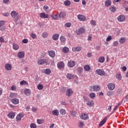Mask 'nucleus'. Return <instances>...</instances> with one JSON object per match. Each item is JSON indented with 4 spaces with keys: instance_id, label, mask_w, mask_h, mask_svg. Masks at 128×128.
Masks as SVG:
<instances>
[{
    "instance_id": "obj_32",
    "label": "nucleus",
    "mask_w": 128,
    "mask_h": 128,
    "mask_svg": "<svg viewBox=\"0 0 128 128\" xmlns=\"http://www.w3.org/2000/svg\"><path fill=\"white\" fill-rule=\"evenodd\" d=\"M64 4L66 6H70V4H72V3H71L70 1V0H66L64 2Z\"/></svg>"
},
{
    "instance_id": "obj_3",
    "label": "nucleus",
    "mask_w": 128,
    "mask_h": 128,
    "mask_svg": "<svg viewBox=\"0 0 128 128\" xmlns=\"http://www.w3.org/2000/svg\"><path fill=\"white\" fill-rule=\"evenodd\" d=\"M100 90V86H93L90 87V92H98Z\"/></svg>"
},
{
    "instance_id": "obj_43",
    "label": "nucleus",
    "mask_w": 128,
    "mask_h": 128,
    "mask_svg": "<svg viewBox=\"0 0 128 128\" xmlns=\"http://www.w3.org/2000/svg\"><path fill=\"white\" fill-rule=\"evenodd\" d=\"M116 78L118 80H122V74H116Z\"/></svg>"
},
{
    "instance_id": "obj_64",
    "label": "nucleus",
    "mask_w": 128,
    "mask_h": 128,
    "mask_svg": "<svg viewBox=\"0 0 128 128\" xmlns=\"http://www.w3.org/2000/svg\"><path fill=\"white\" fill-rule=\"evenodd\" d=\"M3 2L4 4H8V2H10V0H3Z\"/></svg>"
},
{
    "instance_id": "obj_30",
    "label": "nucleus",
    "mask_w": 128,
    "mask_h": 128,
    "mask_svg": "<svg viewBox=\"0 0 128 128\" xmlns=\"http://www.w3.org/2000/svg\"><path fill=\"white\" fill-rule=\"evenodd\" d=\"M78 126L80 128H82L84 126V122L82 121L79 122L78 123Z\"/></svg>"
},
{
    "instance_id": "obj_53",
    "label": "nucleus",
    "mask_w": 128,
    "mask_h": 128,
    "mask_svg": "<svg viewBox=\"0 0 128 128\" xmlns=\"http://www.w3.org/2000/svg\"><path fill=\"white\" fill-rule=\"evenodd\" d=\"M64 26L66 28H70L72 26V23L67 22L64 24Z\"/></svg>"
},
{
    "instance_id": "obj_57",
    "label": "nucleus",
    "mask_w": 128,
    "mask_h": 128,
    "mask_svg": "<svg viewBox=\"0 0 128 128\" xmlns=\"http://www.w3.org/2000/svg\"><path fill=\"white\" fill-rule=\"evenodd\" d=\"M10 90H16V87L14 86H12L10 88Z\"/></svg>"
},
{
    "instance_id": "obj_26",
    "label": "nucleus",
    "mask_w": 128,
    "mask_h": 128,
    "mask_svg": "<svg viewBox=\"0 0 128 128\" xmlns=\"http://www.w3.org/2000/svg\"><path fill=\"white\" fill-rule=\"evenodd\" d=\"M106 118H104L103 120L100 122L99 124V126H104V124H106Z\"/></svg>"
},
{
    "instance_id": "obj_2",
    "label": "nucleus",
    "mask_w": 128,
    "mask_h": 128,
    "mask_svg": "<svg viewBox=\"0 0 128 128\" xmlns=\"http://www.w3.org/2000/svg\"><path fill=\"white\" fill-rule=\"evenodd\" d=\"M11 16L12 18H14V22H18V12H16L15 10H13L10 13Z\"/></svg>"
},
{
    "instance_id": "obj_14",
    "label": "nucleus",
    "mask_w": 128,
    "mask_h": 128,
    "mask_svg": "<svg viewBox=\"0 0 128 128\" xmlns=\"http://www.w3.org/2000/svg\"><path fill=\"white\" fill-rule=\"evenodd\" d=\"M48 54L50 58H54V56H56V52L54 50H52L48 51Z\"/></svg>"
},
{
    "instance_id": "obj_12",
    "label": "nucleus",
    "mask_w": 128,
    "mask_h": 128,
    "mask_svg": "<svg viewBox=\"0 0 128 128\" xmlns=\"http://www.w3.org/2000/svg\"><path fill=\"white\" fill-rule=\"evenodd\" d=\"M12 68V64L8 63L6 64L4 66V68L6 70H11Z\"/></svg>"
},
{
    "instance_id": "obj_24",
    "label": "nucleus",
    "mask_w": 128,
    "mask_h": 128,
    "mask_svg": "<svg viewBox=\"0 0 128 128\" xmlns=\"http://www.w3.org/2000/svg\"><path fill=\"white\" fill-rule=\"evenodd\" d=\"M86 104L88 106H93L94 104V101H90L89 100V99H88L87 100Z\"/></svg>"
},
{
    "instance_id": "obj_52",
    "label": "nucleus",
    "mask_w": 128,
    "mask_h": 128,
    "mask_svg": "<svg viewBox=\"0 0 128 128\" xmlns=\"http://www.w3.org/2000/svg\"><path fill=\"white\" fill-rule=\"evenodd\" d=\"M112 94H114V92H112V91H108L107 92V96H112Z\"/></svg>"
},
{
    "instance_id": "obj_31",
    "label": "nucleus",
    "mask_w": 128,
    "mask_h": 128,
    "mask_svg": "<svg viewBox=\"0 0 128 128\" xmlns=\"http://www.w3.org/2000/svg\"><path fill=\"white\" fill-rule=\"evenodd\" d=\"M51 18H53V20H58V14H52L51 15Z\"/></svg>"
},
{
    "instance_id": "obj_44",
    "label": "nucleus",
    "mask_w": 128,
    "mask_h": 128,
    "mask_svg": "<svg viewBox=\"0 0 128 128\" xmlns=\"http://www.w3.org/2000/svg\"><path fill=\"white\" fill-rule=\"evenodd\" d=\"M89 96L90 98H96V94L91 92L89 94Z\"/></svg>"
},
{
    "instance_id": "obj_60",
    "label": "nucleus",
    "mask_w": 128,
    "mask_h": 128,
    "mask_svg": "<svg viewBox=\"0 0 128 128\" xmlns=\"http://www.w3.org/2000/svg\"><path fill=\"white\" fill-rule=\"evenodd\" d=\"M4 21L0 20V28H1V26H4Z\"/></svg>"
},
{
    "instance_id": "obj_9",
    "label": "nucleus",
    "mask_w": 128,
    "mask_h": 128,
    "mask_svg": "<svg viewBox=\"0 0 128 128\" xmlns=\"http://www.w3.org/2000/svg\"><path fill=\"white\" fill-rule=\"evenodd\" d=\"M77 17L78 20H80L81 22H84L86 20V18L85 17V16L82 14H78Z\"/></svg>"
},
{
    "instance_id": "obj_62",
    "label": "nucleus",
    "mask_w": 128,
    "mask_h": 128,
    "mask_svg": "<svg viewBox=\"0 0 128 128\" xmlns=\"http://www.w3.org/2000/svg\"><path fill=\"white\" fill-rule=\"evenodd\" d=\"M3 16H10V13H8V12L4 13Z\"/></svg>"
},
{
    "instance_id": "obj_13",
    "label": "nucleus",
    "mask_w": 128,
    "mask_h": 128,
    "mask_svg": "<svg viewBox=\"0 0 128 128\" xmlns=\"http://www.w3.org/2000/svg\"><path fill=\"white\" fill-rule=\"evenodd\" d=\"M108 87L110 90H114L116 86L114 84L110 83L109 84H108Z\"/></svg>"
},
{
    "instance_id": "obj_15",
    "label": "nucleus",
    "mask_w": 128,
    "mask_h": 128,
    "mask_svg": "<svg viewBox=\"0 0 128 128\" xmlns=\"http://www.w3.org/2000/svg\"><path fill=\"white\" fill-rule=\"evenodd\" d=\"M42 72H44L46 74H50L52 73V70L50 68H46V70L44 69L42 70Z\"/></svg>"
},
{
    "instance_id": "obj_58",
    "label": "nucleus",
    "mask_w": 128,
    "mask_h": 128,
    "mask_svg": "<svg viewBox=\"0 0 128 128\" xmlns=\"http://www.w3.org/2000/svg\"><path fill=\"white\" fill-rule=\"evenodd\" d=\"M28 39H24L22 40V44H28Z\"/></svg>"
},
{
    "instance_id": "obj_7",
    "label": "nucleus",
    "mask_w": 128,
    "mask_h": 128,
    "mask_svg": "<svg viewBox=\"0 0 128 128\" xmlns=\"http://www.w3.org/2000/svg\"><path fill=\"white\" fill-rule=\"evenodd\" d=\"M118 20L120 22H122L126 20V16L124 15H120L118 17Z\"/></svg>"
},
{
    "instance_id": "obj_35",
    "label": "nucleus",
    "mask_w": 128,
    "mask_h": 128,
    "mask_svg": "<svg viewBox=\"0 0 128 128\" xmlns=\"http://www.w3.org/2000/svg\"><path fill=\"white\" fill-rule=\"evenodd\" d=\"M12 46H13L14 50H18L20 48V46H18V44H13Z\"/></svg>"
},
{
    "instance_id": "obj_29",
    "label": "nucleus",
    "mask_w": 128,
    "mask_h": 128,
    "mask_svg": "<svg viewBox=\"0 0 128 128\" xmlns=\"http://www.w3.org/2000/svg\"><path fill=\"white\" fill-rule=\"evenodd\" d=\"M73 52H80L82 50V47L78 46L76 48H72Z\"/></svg>"
},
{
    "instance_id": "obj_33",
    "label": "nucleus",
    "mask_w": 128,
    "mask_h": 128,
    "mask_svg": "<svg viewBox=\"0 0 128 128\" xmlns=\"http://www.w3.org/2000/svg\"><path fill=\"white\" fill-rule=\"evenodd\" d=\"M66 77L68 80H72L74 78V74H67Z\"/></svg>"
},
{
    "instance_id": "obj_61",
    "label": "nucleus",
    "mask_w": 128,
    "mask_h": 128,
    "mask_svg": "<svg viewBox=\"0 0 128 128\" xmlns=\"http://www.w3.org/2000/svg\"><path fill=\"white\" fill-rule=\"evenodd\" d=\"M38 108H36L35 107H33L32 108V112H36Z\"/></svg>"
},
{
    "instance_id": "obj_54",
    "label": "nucleus",
    "mask_w": 128,
    "mask_h": 128,
    "mask_svg": "<svg viewBox=\"0 0 128 128\" xmlns=\"http://www.w3.org/2000/svg\"><path fill=\"white\" fill-rule=\"evenodd\" d=\"M31 38L34 40V38H36V34H32L30 35Z\"/></svg>"
},
{
    "instance_id": "obj_22",
    "label": "nucleus",
    "mask_w": 128,
    "mask_h": 128,
    "mask_svg": "<svg viewBox=\"0 0 128 128\" xmlns=\"http://www.w3.org/2000/svg\"><path fill=\"white\" fill-rule=\"evenodd\" d=\"M52 114L53 116H58V115L60 114V112H58V110L56 109L52 112Z\"/></svg>"
},
{
    "instance_id": "obj_37",
    "label": "nucleus",
    "mask_w": 128,
    "mask_h": 128,
    "mask_svg": "<svg viewBox=\"0 0 128 128\" xmlns=\"http://www.w3.org/2000/svg\"><path fill=\"white\" fill-rule=\"evenodd\" d=\"M120 46V43L118 42V41L116 40L114 41L112 44V46L114 47L116 46Z\"/></svg>"
},
{
    "instance_id": "obj_10",
    "label": "nucleus",
    "mask_w": 128,
    "mask_h": 128,
    "mask_svg": "<svg viewBox=\"0 0 128 128\" xmlns=\"http://www.w3.org/2000/svg\"><path fill=\"white\" fill-rule=\"evenodd\" d=\"M66 16V14L64 11H62L61 12H60L58 15L60 18H64Z\"/></svg>"
},
{
    "instance_id": "obj_20",
    "label": "nucleus",
    "mask_w": 128,
    "mask_h": 128,
    "mask_svg": "<svg viewBox=\"0 0 128 128\" xmlns=\"http://www.w3.org/2000/svg\"><path fill=\"white\" fill-rule=\"evenodd\" d=\"M18 56L19 58H24V52H19L18 54Z\"/></svg>"
},
{
    "instance_id": "obj_6",
    "label": "nucleus",
    "mask_w": 128,
    "mask_h": 128,
    "mask_svg": "<svg viewBox=\"0 0 128 128\" xmlns=\"http://www.w3.org/2000/svg\"><path fill=\"white\" fill-rule=\"evenodd\" d=\"M68 68H74V66H76V62L74 60L68 61Z\"/></svg>"
},
{
    "instance_id": "obj_42",
    "label": "nucleus",
    "mask_w": 128,
    "mask_h": 128,
    "mask_svg": "<svg viewBox=\"0 0 128 128\" xmlns=\"http://www.w3.org/2000/svg\"><path fill=\"white\" fill-rule=\"evenodd\" d=\"M17 96H18V94L16 93H11L10 94V97L12 98H16Z\"/></svg>"
},
{
    "instance_id": "obj_16",
    "label": "nucleus",
    "mask_w": 128,
    "mask_h": 128,
    "mask_svg": "<svg viewBox=\"0 0 128 128\" xmlns=\"http://www.w3.org/2000/svg\"><path fill=\"white\" fill-rule=\"evenodd\" d=\"M8 116L9 118H14V116H16V114H14V112H10L8 114Z\"/></svg>"
},
{
    "instance_id": "obj_19",
    "label": "nucleus",
    "mask_w": 128,
    "mask_h": 128,
    "mask_svg": "<svg viewBox=\"0 0 128 128\" xmlns=\"http://www.w3.org/2000/svg\"><path fill=\"white\" fill-rule=\"evenodd\" d=\"M80 118L84 120H88V115L86 113L82 114L80 116Z\"/></svg>"
},
{
    "instance_id": "obj_56",
    "label": "nucleus",
    "mask_w": 128,
    "mask_h": 128,
    "mask_svg": "<svg viewBox=\"0 0 128 128\" xmlns=\"http://www.w3.org/2000/svg\"><path fill=\"white\" fill-rule=\"evenodd\" d=\"M77 70H78V72H82L84 69L82 67H78L77 68Z\"/></svg>"
},
{
    "instance_id": "obj_47",
    "label": "nucleus",
    "mask_w": 128,
    "mask_h": 128,
    "mask_svg": "<svg viewBox=\"0 0 128 128\" xmlns=\"http://www.w3.org/2000/svg\"><path fill=\"white\" fill-rule=\"evenodd\" d=\"M37 88H38V90H42V88H44V86L42 84H38V86H37Z\"/></svg>"
},
{
    "instance_id": "obj_5",
    "label": "nucleus",
    "mask_w": 128,
    "mask_h": 128,
    "mask_svg": "<svg viewBox=\"0 0 128 128\" xmlns=\"http://www.w3.org/2000/svg\"><path fill=\"white\" fill-rule=\"evenodd\" d=\"M104 71L102 70L98 69L96 70V74L99 76H104Z\"/></svg>"
},
{
    "instance_id": "obj_36",
    "label": "nucleus",
    "mask_w": 128,
    "mask_h": 128,
    "mask_svg": "<svg viewBox=\"0 0 128 128\" xmlns=\"http://www.w3.org/2000/svg\"><path fill=\"white\" fill-rule=\"evenodd\" d=\"M104 60L105 58L104 56H101L98 58V62L101 63L104 62Z\"/></svg>"
},
{
    "instance_id": "obj_17",
    "label": "nucleus",
    "mask_w": 128,
    "mask_h": 128,
    "mask_svg": "<svg viewBox=\"0 0 128 128\" xmlns=\"http://www.w3.org/2000/svg\"><path fill=\"white\" fill-rule=\"evenodd\" d=\"M58 68H64V63L63 62H60L57 64Z\"/></svg>"
},
{
    "instance_id": "obj_1",
    "label": "nucleus",
    "mask_w": 128,
    "mask_h": 128,
    "mask_svg": "<svg viewBox=\"0 0 128 128\" xmlns=\"http://www.w3.org/2000/svg\"><path fill=\"white\" fill-rule=\"evenodd\" d=\"M37 64L38 66H42V64H50L48 62V60L42 59V58H38L37 61Z\"/></svg>"
},
{
    "instance_id": "obj_28",
    "label": "nucleus",
    "mask_w": 128,
    "mask_h": 128,
    "mask_svg": "<svg viewBox=\"0 0 128 128\" xmlns=\"http://www.w3.org/2000/svg\"><path fill=\"white\" fill-rule=\"evenodd\" d=\"M30 90L29 89L26 88L24 90V94L26 96H30Z\"/></svg>"
},
{
    "instance_id": "obj_49",
    "label": "nucleus",
    "mask_w": 128,
    "mask_h": 128,
    "mask_svg": "<svg viewBox=\"0 0 128 128\" xmlns=\"http://www.w3.org/2000/svg\"><path fill=\"white\" fill-rule=\"evenodd\" d=\"M20 84L21 86H23V84H28V82H26V81L24 80H23L21 82H20Z\"/></svg>"
},
{
    "instance_id": "obj_48",
    "label": "nucleus",
    "mask_w": 128,
    "mask_h": 128,
    "mask_svg": "<svg viewBox=\"0 0 128 128\" xmlns=\"http://www.w3.org/2000/svg\"><path fill=\"white\" fill-rule=\"evenodd\" d=\"M48 32H44L42 34V38H48Z\"/></svg>"
},
{
    "instance_id": "obj_34",
    "label": "nucleus",
    "mask_w": 128,
    "mask_h": 128,
    "mask_svg": "<svg viewBox=\"0 0 128 128\" xmlns=\"http://www.w3.org/2000/svg\"><path fill=\"white\" fill-rule=\"evenodd\" d=\"M110 12H116V8L114 6H110Z\"/></svg>"
},
{
    "instance_id": "obj_40",
    "label": "nucleus",
    "mask_w": 128,
    "mask_h": 128,
    "mask_svg": "<svg viewBox=\"0 0 128 128\" xmlns=\"http://www.w3.org/2000/svg\"><path fill=\"white\" fill-rule=\"evenodd\" d=\"M69 50H70V49H68V48L66 47H64L62 48V52L64 54H68V52Z\"/></svg>"
},
{
    "instance_id": "obj_38",
    "label": "nucleus",
    "mask_w": 128,
    "mask_h": 128,
    "mask_svg": "<svg viewBox=\"0 0 128 128\" xmlns=\"http://www.w3.org/2000/svg\"><path fill=\"white\" fill-rule=\"evenodd\" d=\"M37 123L38 124H42L44 122V119H37L36 120Z\"/></svg>"
},
{
    "instance_id": "obj_39",
    "label": "nucleus",
    "mask_w": 128,
    "mask_h": 128,
    "mask_svg": "<svg viewBox=\"0 0 128 128\" xmlns=\"http://www.w3.org/2000/svg\"><path fill=\"white\" fill-rule=\"evenodd\" d=\"M84 70L86 72H88L90 70V67L88 65H86L84 66Z\"/></svg>"
},
{
    "instance_id": "obj_50",
    "label": "nucleus",
    "mask_w": 128,
    "mask_h": 128,
    "mask_svg": "<svg viewBox=\"0 0 128 128\" xmlns=\"http://www.w3.org/2000/svg\"><path fill=\"white\" fill-rule=\"evenodd\" d=\"M30 128H36L37 126L36 124L34 123H32L30 124Z\"/></svg>"
},
{
    "instance_id": "obj_25",
    "label": "nucleus",
    "mask_w": 128,
    "mask_h": 128,
    "mask_svg": "<svg viewBox=\"0 0 128 128\" xmlns=\"http://www.w3.org/2000/svg\"><path fill=\"white\" fill-rule=\"evenodd\" d=\"M126 38L122 37L119 39V42L121 44H124L126 42Z\"/></svg>"
},
{
    "instance_id": "obj_59",
    "label": "nucleus",
    "mask_w": 128,
    "mask_h": 128,
    "mask_svg": "<svg viewBox=\"0 0 128 128\" xmlns=\"http://www.w3.org/2000/svg\"><path fill=\"white\" fill-rule=\"evenodd\" d=\"M111 40H112V36H109L107 37V38L106 39V42H110Z\"/></svg>"
},
{
    "instance_id": "obj_11",
    "label": "nucleus",
    "mask_w": 128,
    "mask_h": 128,
    "mask_svg": "<svg viewBox=\"0 0 128 128\" xmlns=\"http://www.w3.org/2000/svg\"><path fill=\"white\" fill-rule=\"evenodd\" d=\"M40 16L41 18H48V14L44 12L40 13Z\"/></svg>"
},
{
    "instance_id": "obj_21",
    "label": "nucleus",
    "mask_w": 128,
    "mask_h": 128,
    "mask_svg": "<svg viewBox=\"0 0 128 128\" xmlns=\"http://www.w3.org/2000/svg\"><path fill=\"white\" fill-rule=\"evenodd\" d=\"M12 102L14 104H18L20 100L16 98H14L12 99Z\"/></svg>"
},
{
    "instance_id": "obj_55",
    "label": "nucleus",
    "mask_w": 128,
    "mask_h": 128,
    "mask_svg": "<svg viewBox=\"0 0 128 128\" xmlns=\"http://www.w3.org/2000/svg\"><path fill=\"white\" fill-rule=\"evenodd\" d=\"M44 10L46 12H48V6H44Z\"/></svg>"
},
{
    "instance_id": "obj_27",
    "label": "nucleus",
    "mask_w": 128,
    "mask_h": 128,
    "mask_svg": "<svg viewBox=\"0 0 128 128\" xmlns=\"http://www.w3.org/2000/svg\"><path fill=\"white\" fill-rule=\"evenodd\" d=\"M104 4L106 6H110L112 1L110 0H106L105 1Z\"/></svg>"
},
{
    "instance_id": "obj_8",
    "label": "nucleus",
    "mask_w": 128,
    "mask_h": 128,
    "mask_svg": "<svg viewBox=\"0 0 128 128\" xmlns=\"http://www.w3.org/2000/svg\"><path fill=\"white\" fill-rule=\"evenodd\" d=\"M24 114L22 113H20L18 114L16 117V122H20V120H22V118H24Z\"/></svg>"
},
{
    "instance_id": "obj_46",
    "label": "nucleus",
    "mask_w": 128,
    "mask_h": 128,
    "mask_svg": "<svg viewBox=\"0 0 128 128\" xmlns=\"http://www.w3.org/2000/svg\"><path fill=\"white\" fill-rule=\"evenodd\" d=\"M70 114H71V116L72 118H74V116H76V112L75 111L72 110L70 112Z\"/></svg>"
},
{
    "instance_id": "obj_63",
    "label": "nucleus",
    "mask_w": 128,
    "mask_h": 128,
    "mask_svg": "<svg viewBox=\"0 0 128 128\" xmlns=\"http://www.w3.org/2000/svg\"><path fill=\"white\" fill-rule=\"evenodd\" d=\"M4 42V38L3 37H0V42Z\"/></svg>"
},
{
    "instance_id": "obj_4",
    "label": "nucleus",
    "mask_w": 128,
    "mask_h": 128,
    "mask_svg": "<svg viewBox=\"0 0 128 128\" xmlns=\"http://www.w3.org/2000/svg\"><path fill=\"white\" fill-rule=\"evenodd\" d=\"M86 32V29L84 28H80L76 30V34H84Z\"/></svg>"
},
{
    "instance_id": "obj_41",
    "label": "nucleus",
    "mask_w": 128,
    "mask_h": 128,
    "mask_svg": "<svg viewBox=\"0 0 128 128\" xmlns=\"http://www.w3.org/2000/svg\"><path fill=\"white\" fill-rule=\"evenodd\" d=\"M60 114L62 116H64V114H66V111L64 109H61L60 110Z\"/></svg>"
},
{
    "instance_id": "obj_23",
    "label": "nucleus",
    "mask_w": 128,
    "mask_h": 128,
    "mask_svg": "<svg viewBox=\"0 0 128 128\" xmlns=\"http://www.w3.org/2000/svg\"><path fill=\"white\" fill-rule=\"evenodd\" d=\"M59 38L60 34H54L52 36V38L54 40H58Z\"/></svg>"
},
{
    "instance_id": "obj_45",
    "label": "nucleus",
    "mask_w": 128,
    "mask_h": 128,
    "mask_svg": "<svg viewBox=\"0 0 128 128\" xmlns=\"http://www.w3.org/2000/svg\"><path fill=\"white\" fill-rule=\"evenodd\" d=\"M60 40L62 42H66V37L61 36L60 37Z\"/></svg>"
},
{
    "instance_id": "obj_51",
    "label": "nucleus",
    "mask_w": 128,
    "mask_h": 128,
    "mask_svg": "<svg viewBox=\"0 0 128 128\" xmlns=\"http://www.w3.org/2000/svg\"><path fill=\"white\" fill-rule=\"evenodd\" d=\"M90 23L91 24L92 26H96V20H92L90 22Z\"/></svg>"
},
{
    "instance_id": "obj_18",
    "label": "nucleus",
    "mask_w": 128,
    "mask_h": 128,
    "mask_svg": "<svg viewBox=\"0 0 128 128\" xmlns=\"http://www.w3.org/2000/svg\"><path fill=\"white\" fill-rule=\"evenodd\" d=\"M74 94V91L72 89H68L66 92L67 96H70Z\"/></svg>"
}]
</instances>
